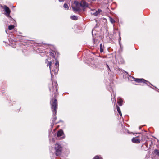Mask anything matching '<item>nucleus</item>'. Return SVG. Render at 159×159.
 Listing matches in <instances>:
<instances>
[{"label":"nucleus","mask_w":159,"mask_h":159,"mask_svg":"<svg viewBox=\"0 0 159 159\" xmlns=\"http://www.w3.org/2000/svg\"><path fill=\"white\" fill-rule=\"evenodd\" d=\"M88 6V5L85 2L81 1L80 3L79 2L77 1H75L73 4L72 5V7L73 10L75 11H77L80 10V7L84 8H85Z\"/></svg>","instance_id":"nucleus-1"},{"label":"nucleus","mask_w":159,"mask_h":159,"mask_svg":"<svg viewBox=\"0 0 159 159\" xmlns=\"http://www.w3.org/2000/svg\"><path fill=\"white\" fill-rule=\"evenodd\" d=\"M51 108L53 112V115H54L52 121L53 122H54L55 120L56 119V117L55 115L56 114L57 110V100L55 99H54L51 101Z\"/></svg>","instance_id":"nucleus-2"},{"label":"nucleus","mask_w":159,"mask_h":159,"mask_svg":"<svg viewBox=\"0 0 159 159\" xmlns=\"http://www.w3.org/2000/svg\"><path fill=\"white\" fill-rule=\"evenodd\" d=\"M49 89L50 92L53 93L54 97H56L57 94V86L56 82H54L52 83V85H49Z\"/></svg>","instance_id":"nucleus-3"},{"label":"nucleus","mask_w":159,"mask_h":159,"mask_svg":"<svg viewBox=\"0 0 159 159\" xmlns=\"http://www.w3.org/2000/svg\"><path fill=\"white\" fill-rule=\"evenodd\" d=\"M55 154L56 156H59L61 154L62 147L60 144L57 143L55 144Z\"/></svg>","instance_id":"nucleus-4"},{"label":"nucleus","mask_w":159,"mask_h":159,"mask_svg":"<svg viewBox=\"0 0 159 159\" xmlns=\"http://www.w3.org/2000/svg\"><path fill=\"white\" fill-rule=\"evenodd\" d=\"M48 63L47 64V66H49V68L51 70L50 73L51 74V76H53V74L55 75H56L57 74L58 71V68L57 67H56L53 68V69L51 70V66L52 62L50 61H48Z\"/></svg>","instance_id":"nucleus-5"},{"label":"nucleus","mask_w":159,"mask_h":159,"mask_svg":"<svg viewBox=\"0 0 159 159\" xmlns=\"http://www.w3.org/2000/svg\"><path fill=\"white\" fill-rule=\"evenodd\" d=\"M132 142L134 143H139L140 142V139L137 137L133 138L131 140Z\"/></svg>","instance_id":"nucleus-6"},{"label":"nucleus","mask_w":159,"mask_h":159,"mask_svg":"<svg viewBox=\"0 0 159 159\" xmlns=\"http://www.w3.org/2000/svg\"><path fill=\"white\" fill-rule=\"evenodd\" d=\"M136 82L138 83L143 82L148 84V83L150 84L147 81L143 79H136L135 80Z\"/></svg>","instance_id":"nucleus-7"},{"label":"nucleus","mask_w":159,"mask_h":159,"mask_svg":"<svg viewBox=\"0 0 159 159\" xmlns=\"http://www.w3.org/2000/svg\"><path fill=\"white\" fill-rule=\"evenodd\" d=\"M4 10L5 12V15L7 16H9L10 13V10L9 8L7 6L4 7Z\"/></svg>","instance_id":"nucleus-8"},{"label":"nucleus","mask_w":159,"mask_h":159,"mask_svg":"<svg viewBox=\"0 0 159 159\" xmlns=\"http://www.w3.org/2000/svg\"><path fill=\"white\" fill-rule=\"evenodd\" d=\"M95 11V10H93L92 11V12L91 13V14L92 15L95 16L98 15L102 11L100 9H98V11H96L95 12H94Z\"/></svg>","instance_id":"nucleus-9"},{"label":"nucleus","mask_w":159,"mask_h":159,"mask_svg":"<svg viewBox=\"0 0 159 159\" xmlns=\"http://www.w3.org/2000/svg\"><path fill=\"white\" fill-rule=\"evenodd\" d=\"M123 100L121 98H119L117 99V103L120 106L122 105Z\"/></svg>","instance_id":"nucleus-10"},{"label":"nucleus","mask_w":159,"mask_h":159,"mask_svg":"<svg viewBox=\"0 0 159 159\" xmlns=\"http://www.w3.org/2000/svg\"><path fill=\"white\" fill-rule=\"evenodd\" d=\"M63 134V131L62 130H60L58 131L57 133V136L58 137H60L62 136Z\"/></svg>","instance_id":"nucleus-11"},{"label":"nucleus","mask_w":159,"mask_h":159,"mask_svg":"<svg viewBox=\"0 0 159 159\" xmlns=\"http://www.w3.org/2000/svg\"><path fill=\"white\" fill-rule=\"evenodd\" d=\"M118 62L120 64H122L124 63V61L122 58L120 57L118 59Z\"/></svg>","instance_id":"nucleus-12"},{"label":"nucleus","mask_w":159,"mask_h":159,"mask_svg":"<svg viewBox=\"0 0 159 159\" xmlns=\"http://www.w3.org/2000/svg\"><path fill=\"white\" fill-rule=\"evenodd\" d=\"M116 108L118 113L120 116H122V113L121 111L120 108L118 106H117Z\"/></svg>","instance_id":"nucleus-13"},{"label":"nucleus","mask_w":159,"mask_h":159,"mask_svg":"<svg viewBox=\"0 0 159 159\" xmlns=\"http://www.w3.org/2000/svg\"><path fill=\"white\" fill-rule=\"evenodd\" d=\"M103 46L102 44H101L100 45V52H103Z\"/></svg>","instance_id":"nucleus-14"},{"label":"nucleus","mask_w":159,"mask_h":159,"mask_svg":"<svg viewBox=\"0 0 159 159\" xmlns=\"http://www.w3.org/2000/svg\"><path fill=\"white\" fill-rule=\"evenodd\" d=\"M70 18L71 19L74 20H76L78 19L77 17L75 16H71Z\"/></svg>","instance_id":"nucleus-15"},{"label":"nucleus","mask_w":159,"mask_h":159,"mask_svg":"<svg viewBox=\"0 0 159 159\" xmlns=\"http://www.w3.org/2000/svg\"><path fill=\"white\" fill-rule=\"evenodd\" d=\"M154 152L155 154H156L159 157V151L158 150H155L154 151Z\"/></svg>","instance_id":"nucleus-16"},{"label":"nucleus","mask_w":159,"mask_h":159,"mask_svg":"<svg viewBox=\"0 0 159 159\" xmlns=\"http://www.w3.org/2000/svg\"><path fill=\"white\" fill-rule=\"evenodd\" d=\"M14 26L13 25H10L8 26V29L9 30H11L14 29Z\"/></svg>","instance_id":"nucleus-17"},{"label":"nucleus","mask_w":159,"mask_h":159,"mask_svg":"<svg viewBox=\"0 0 159 159\" xmlns=\"http://www.w3.org/2000/svg\"><path fill=\"white\" fill-rule=\"evenodd\" d=\"M63 7L66 9H68L69 8L68 5L66 3L64 4Z\"/></svg>","instance_id":"nucleus-18"},{"label":"nucleus","mask_w":159,"mask_h":159,"mask_svg":"<svg viewBox=\"0 0 159 159\" xmlns=\"http://www.w3.org/2000/svg\"><path fill=\"white\" fill-rule=\"evenodd\" d=\"M110 21L111 23L113 24L115 22V20H113L112 18L110 17Z\"/></svg>","instance_id":"nucleus-19"},{"label":"nucleus","mask_w":159,"mask_h":159,"mask_svg":"<svg viewBox=\"0 0 159 159\" xmlns=\"http://www.w3.org/2000/svg\"><path fill=\"white\" fill-rule=\"evenodd\" d=\"M94 159H101V157L99 156H96L94 157Z\"/></svg>","instance_id":"nucleus-20"},{"label":"nucleus","mask_w":159,"mask_h":159,"mask_svg":"<svg viewBox=\"0 0 159 159\" xmlns=\"http://www.w3.org/2000/svg\"><path fill=\"white\" fill-rule=\"evenodd\" d=\"M55 65L56 67H58V65H59V62L58 61H56Z\"/></svg>","instance_id":"nucleus-21"},{"label":"nucleus","mask_w":159,"mask_h":159,"mask_svg":"<svg viewBox=\"0 0 159 159\" xmlns=\"http://www.w3.org/2000/svg\"><path fill=\"white\" fill-rule=\"evenodd\" d=\"M112 101H115L116 102V100L115 98H112Z\"/></svg>","instance_id":"nucleus-22"},{"label":"nucleus","mask_w":159,"mask_h":159,"mask_svg":"<svg viewBox=\"0 0 159 159\" xmlns=\"http://www.w3.org/2000/svg\"><path fill=\"white\" fill-rule=\"evenodd\" d=\"M121 38L120 37V38H119V42H120V40H121Z\"/></svg>","instance_id":"nucleus-23"},{"label":"nucleus","mask_w":159,"mask_h":159,"mask_svg":"<svg viewBox=\"0 0 159 159\" xmlns=\"http://www.w3.org/2000/svg\"><path fill=\"white\" fill-rule=\"evenodd\" d=\"M113 95H114V97H115V94L114 93H113Z\"/></svg>","instance_id":"nucleus-24"},{"label":"nucleus","mask_w":159,"mask_h":159,"mask_svg":"<svg viewBox=\"0 0 159 159\" xmlns=\"http://www.w3.org/2000/svg\"><path fill=\"white\" fill-rule=\"evenodd\" d=\"M107 65L108 68H109V66L107 64Z\"/></svg>","instance_id":"nucleus-25"},{"label":"nucleus","mask_w":159,"mask_h":159,"mask_svg":"<svg viewBox=\"0 0 159 159\" xmlns=\"http://www.w3.org/2000/svg\"><path fill=\"white\" fill-rule=\"evenodd\" d=\"M59 2H61V1H63V0H59Z\"/></svg>","instance_id":"nucleus-26"},{"label":"nucleus","mask_w":159,"mask_h":159,"mask_svg":"<svg viewBox=\"0 0 159 159\" xmlns=\"http://www.w3.org/2000/svg\"><path fill=\"white\" fill-rule=\"evenodd\" d=\"M51 55H53V53H51Z\"/></svg>","instance_id":"nucleus-27"},{"label":"nucleus","mask_w":159,"mask_h":159,"mask_svg":"<svg viewBox=\"0 0 159 159\" xmlns=\"http://www.w3.org/2000/svg\"><path fill=\"white\" fill-rule=\"evenodd\" d=\"M106 57H107V56H104V58H106Z\"/></svg>","instance_id":"nucleus-28"}]
</instances>
